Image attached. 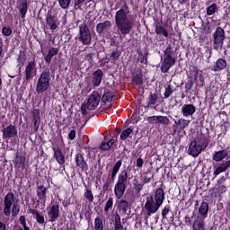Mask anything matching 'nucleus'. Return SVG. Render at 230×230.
<instances>
[{"label": "nucleus", "instance_id": "f257e3e1", "mask_svg": "<svg viewBox=\"0 0 230 230\" xmlns=\"http://www.w3.org/2000/svg\"><path fill=\"white\" fill-rule=\"evenodd\" d=\"M130 9L125 4L115 14V24L118 35H128L134 29V20L130 19Z\"/></svg>", "mask_w": 230, "mask_h": 230}, {"label": "nucleus", "instance_id": "f03ea898", "mask_svg": "<svg viewBox=\"0 0 230 230\" xmlns=\"http://www.w3.org/2000/svg\"><path fill=\"white\" fill-rule=\"evenodd\" d=\"M164 202V190L163 188H158L154 196L147 197L146 199L145 209L147 211V217H152V215L157 213Z\"/></svg>", "mask_w": 230, "mask_h": 230}, {"label": "nucleus", "instance_id": "7ed1b4c3", "mask_svg": "<svg viewBox=\"0 0 230 230\" xmlns=\"http://www.w3.org/2000/svg\"><path fill=\"white\" fill-rule=\"evenodd\" d=\"M208 139L206 137H198L190 142L189 145L188 154L192 155V157H199L202 154L203 150L208 148Z\"/></svg>", "mask_w": 230, "mask_h": 230}, {"label": "nucleus", "instance_id": "20e7f679", "mask_svg": "<svg viewBox=\"0 0 230 230\" xmlns=\"http://www.w3.org/2000/svg\"><path fill=\"white\" fill-rule=\"evenodd\" d=\"M14 196L13 193H7L4 200V215L5 217H17L21 211V208L17 204H13Z\"/></svg>", "mask_w": 230, "mask_h": 230}, {"label": "nucleus", "instance_id": "39448f33", "mask_svg": "<svg viewBox=\"0 0 230 230\" xmlns=\"http://www.w3.org/2000/svg\"><path fill=\"white\" fill-rule=\"evenodd\" d=\"M49 82H51V75L49 74V70H44L38 78L36 84V93H38V94H42V93H46V91L49 89Z\"/></svg>", "mask_w": 230, "mask_h": 230}, {"label": "nucleus", "instance_id": "423d86ee", "mask_svg": "<svg viewBox=\"0 0 230 230\" xmlns=\"http://www.w3.org/2000/svg\"><path fill=\"white\" fill-rule=\"evenodd\" d=\"M100 100L102 96L98 92H93L88 98L87 102H84L81 106L82 114H87V111H94L100 105Z\"/></svg>", "mask_w": 230, "mask_h": 230}, {"label": "nucleus", "instance_id": "0eeeda50", "mask_svg": "<svg viewBox=\"0 0 230 230\" xmlns=\"http://www.w3.org/2000/svg\"><path fill=\"white\" fill-rule=\"evenodd\" d=\"M93 37L91 36V30L87 27V24L83 23L79 26V38L78 40L83 46H91V40Z\"/></svg>", "mask_w": 230, "mask_h": 230}, {"label": "nucleus", "instance_id": "6e6552de", "mask_svg": "<svg viewBox=\"0 0 230 230\" xmlns=\"http://www.w3.org/2000/svg\"><path fill=\"white\" fill-rule=\"evenodd\" d=\"M213 48L216 51H220L224 48V40H226V32L221 27H217L213 34Z\"/></svg>", "mask_w": 230, "mask_h": 230}, {"label": "nucleus", "instance_id": "1a4fd4ad", "mask_svg": "<svg viewBox=\"0 0 230 230\" xmlns=\"http://www.w3.org/2000/svg\"><path fill=\"white\" fill-rule=\"evenodd\" d=\"M190 123H191V120H188L185 119L174 120V123L172 125L173 134H180V132H182L184 128H188V127H190Z\"/></svg>", "mask_w": 230, "mask_h": 230}, {"label": "nucleus", "instance_id": "9d476101", "mask_svg": "<svg viewBox=\"0 0 230 230\" xmlns=\"http://www.w3.org/2000/svg\"><path fill=\"white\" fill-rule=\"evenodd\" d=\"M36 74H37V65L35 64V61L29 62L25 66V70L23 72L25 80L27 81L31 80Z\"/></svg>", "mask_w": 230, "mask_h": 230}, {"label": "nucleus", "instance_id": "9b49d317", "mask_svg": "<svg viewBox=\"0 0 230 230\" xmlns=\"http://www.w3.org/2000/svg\"><path fill=\"white\" fill-rule=\"evenodd\" d=\"M3 138L4 139H12L17 136V128L13 125L7 126L3 130Z\"/></svg>", "mask_w": 230, "mask_h": 230}, {"label": "nucleus", "instance_id": "f8f14e48", "mask_svg": "<svg viewBox=\"0 0 230 230\" xmlns=\"http://www.w3.org/2000/svg\"><path fill=\"white\" fill-rule=\"evenodd\" d=\"M173 66H175V59L173 58H164L161 64L162 73H168Z\"/></svg>", "mask_w": 230, "mask_h": 230}, {"label": "nucleus", "instance_id": "ddd939ff", "mask_svg": "<svg viewBox=\"0 0 230 230\" xmlns=\"http://www.w3.org/2000/svg\"><path fill=\"white\" fill-rule=\"evenodd\" d=\"M75 164L82 172H87L89 170V165H87L85 158H84V155L82 154L75 155Z\"/></svg>", "mask_w": 230, "mask_h": 230}, {"label": "nucleus", "instance_id": "4468645a", "mask_svg": "<svg viewBox=\"0 0 230 230\" xmlns=\"http://www.w3.org/2000/svg\"><path fill=\"white\" fill-rule=\"evenodd\" d=\"M197 112V108L193 104H184L181 107V114L183 118H190V116H193Z\"/></svg>", "mask_w": 230, "mask_h": 230}, {"label": "nucleus", "instance_id": "2eb2a0df", "mask_svg": "<svg viewBox=\"0 0 230 230\" xmlns=\"http://www.w3.org/2000/svg\"><path fill=\"white\" fill-rule=\"evenodd\" d=\"M52 150L54 152V158L56 159L58 164H65L66 156L62 154V150L58 146H52Z\"/></svg>", "mask_w": 230, "mask_h": 230}, {"label": "nucleus", "instance_id": "dca6fc26", "mask_svg": "<svg viewBox=\"0 0 230 230\" xmlns=\"http://www.w3.org/2000/svg\"><path fill=\"white\" fill-rule=\"evenodd\" d=\"M125 190H127V184L119 183L117 181L114 187V193L117 199H122L125 195Z\"/></svg>", "mask_w": 230, "mask_h": 230}, {"label": "nucleus", "instance_id": "f3484780", "mask_svg": "<svg viewBox=\"0 0 230 230\" xmlns=\"http://www.w3.org/2000/svg\"><path fill=\"white\" fill-rule=\"evenodd\" d=\"M58 213H59V207L58 205L52 206L48 212V217L49 219V222H56L57 218H58Z\"/></svg>", "mask_w": 230, "mask_h": 230}, {"label": "nucleus", "instance_id": "a211bd4d", "mask_svg": "<svg viewBox=\"0 0 230 230\" xmlns=\"http://www.w3.org/2000/svg\"><path fill=\"white\" fill-rule=\"evenodd\" d=\"M102 78H103V72L101 69L96 70L93 75V85L99 87L102 84Z\"/></svg>", "mask_w": 230, "mask_h": 230}, {"label": "nucleus", "instance_id": "6ab92c4d", "mask_svg": "<svg viewBox=\"0 0 230 230\" xmlns=\"http://www.w3.org/2000/svg\"><path fill=\"white\" fill-rule=\"evenodd\" d=\"M229 167H230V160L218 164L216 170L214 171L215 177L220 175V173H223V172H226V170H228Z\"/></svg>", "mask_w": 230, "mask_h": 230}, {"label": "nucleus", "instance_id": "aec40b11", "mask_svg": "<svg viewBox=\"0 0 230 230\" xmlns=\"http://www.w3.org/2000/svg\"><path fill=\"white\" fill-rule=\"evenodd\" d=\"M112 26L111 21H105L104 22H100L96 25V31L99 35H102L105 30H109Z\"/></svg>", "mask_w": 230, "mask_h": 230}, {"label": "nucleus", "instance_id": "412c9836", "mask_svg": "<svg viewBox=\"0 0 230 230\" xmlns=\"http://www.w3.org/2000/svg\"><path fill=\"white\" fill-rule=\"evenodd\" d=\"M226 67H227V61H226L224 58H218L212 70L218 72L223 71V69H226Z\"/></svg>", "mask_w": 230, "mask_h": 230}, {"label": "nucleus", "instance_id": "4be33fe9", "mask_svg": "<svg viewBox=\"0 0 230 230\" xmlns=\"http://www.w3.org/2000/svg\"><path fill=\"white\" fill-rule=\"evenodd\" d=\"M57 55H58V49L51 48L44 58L45 62H47V64H50L53 58Z\"/></svg>", "mask_w": 230, "mask_h": 230}, {"label": "nucleus", "instance_id": "5701e85b", "mask_svg": "<svg viewBox=\"0 0 230 230\" xmlns=\"http://www.w3.org/2000/svg\"><path fill=\"white\" fill-rule=\"evenodd\" d=\"M58 21V20H57V18H55L51 14H49V13L47 14L46 22H47V25L50 27V30H57V28H58V25H57Z\"/></svg>", "mask_w": 230, "mask_h": 230}, {"label": "nucleus", "instance_id": "b1692460", "mask_svg": "<svg viewBox=\"0 0 230 230\" xmlns=\"http://www.w3.org/2000/svg\"><path fill=\"white\" fill-rule=\"evenodd\" d=\"M36 191L40 200H43V202H46V191H48V189L44 185H40L38 186Z\"/></svg>", "mask_w": 230, "mask_h": 230}, {"label": "nucleus", "instance_id": "393cba45", "mask_svg": "<svg viewBox=\"0 0 230 230\" xmlns=\"http://www.w3.org/2000/svg\"><path fill=\"white\" fill-rule=\"evenodd\" d=\"M29 213H31V215H35L38 224H41V225L46 224V219H44V216L40 215V213H39L38 210L30 208Z\"/></svg>", "mask_w": 230, "mask_h": 230}, {"label": "nucleus", "instance_id": "a878e982", "mask_svg": "<svg viewBox=\"0 0 230 230\" xmlns=\"http://www.w3.org/2000/svg\"><path fill=\"white\" fill-rule=\"evenodd\" d=\"M227 154L228 153L226 150L217 151L214 154L213 160L217 162L223 161V159L227 157Z\"/></svg>", "mask_w": 230, "mask_h": 230}, {"label": "nucleus", "instance_id": "bb28decb", "mask_svg": "<svg viewBox=\"0 0 230 230\" xmlns=\"http://www.w3.org/2000/svg\"><path fill=\"white\" fill-rule=\"evenodd\" d=\"M208 211H209V205H208L206 202H203L199 208V213L203 217L201 218L205 219L208 217Z\"/></svg>", "mask_w": 230, "mask_h": 230}, {"label": "nucleus", "instance_id": "cd10ccee", "mask_svg": "<svg viewBox=\"0 0 230 230\" xmlns=\"http://www.w3.org/2000/svg\"><path fill=\"white\" fill-rule=\"evenodd\" d=\"M127 179H128V173L126 170H123L119 173L117 182L120 184H127Z\"/></svg>", "mask_w": 230, "mask_h": 230}, {"label": "nucleus", "instance_id": "c85d7f7f", "mask_svg": "<svg viewBox=\"0 0 230 230\" xmlns=\"http://www.w3.org/2000/svg\"><path fill=\"white\" fill-rule=\"evenodd\" d=\"M116 143V139L111 138L108 142H102L100 146L101 150H110V148Z\"/></svg>", "mask_w": 230, "mask_h": 230}, {"label": "nucleus", "instance_id": "c756f323", "mask_svg": "<svg viewBox=\"0 0 230 230\" xmlns=\"http://www.w3.org/2000/svg\"><path fill=\"white\" fill-rule=\"evenodd\" d=\"M121 160H119L116 162V164L113 166L112 172H111V180L114 181L116 178V175H118V172H119V169L121 168Z\"/></svg>", "mask_w": 230, "mask_h": 230}, {"label": "nucleus", "instance_id": "7c9ffc66", "mask_svg": "<svg viewBox=\"0 0 230 230\" xmlns=\"http://www.w3.org/2000/svg\"><path fill=\"white\" fill-rule=\"evenodd\" d=\"M114 229L115 230H123V225H121V217H119V214L115 215Z\"/></svg>", "mask_w": 230, "mask_h": 230}, {"label": "nucleus", "instance_id": "2f4dec72", "mask_svg": "<svg viewBox=\"0 0 230 230\" xmlns=\"http://www.w3.org/2000/svg\"><path fill=\"white\" fill-rule=\"evenodd\" d=\"M155 31L156 35H163L164 37H168V31L166 30V28L161 25H156Z\"/></svg>", "mask_w": 230, "mask_h": 230}, {"label": "nucleus", "instance_id": "473e14b6", "mask_svg": "<svg viewBox=\"0 0 230 230\" xmlns=\"http://www.w3.org/2000/svg\"><path fill=\"white\" fill-rule=\"evenodd\" d=\"M156 102H157V94L151 93L147 98V107L153 108V106L155 105Z\"/></svg>", "mask_w": 230, "mask_h": 230}, {"label": "nucleus", "instance_id": "72a5a7b5", "mask_svg": "<svg viewBox=\"0 0 230 230\" xmlns=\"http://www.w3.org/2000/svg\"><path fill=\"white\" fill-rule=\"evenodd\" d=\"M134 132V129L128 128L127 129L123 130L120 134V139L125 141L127 137H130V135Z\"/></svg>", "mask_w": 230, "mask_h": 230}, {"label": "nucleus", "instance_id": "f704fd0d", "mask_svg": "<svg viewBox=\"0 0 230 230\" xmlns=\"http://www.w3.org/2000/svg\"><path fill=\"white\" fill-rule=\"evenodd\" d=\"M114 98V93L111 92H106L102 97V101L104 103H107V102H111Z\"/></svg>", "mask_w": 230, "mask_h": 230}, {"label": "nucleus", "instance_id": "c9c22d12", "mask_svg": "<svg viewBox=\"0 0 230 230\" xmlns=\"http://www.w3.org/2000/svg\"><path fill=\"white\" fill-rule=\"evenodd\" d=\"M217 12H218V5L215 3L207 8V15H214Z\"/></svg>", "mask_w": 230, "mask_h": 230}, {"label": "nucleus", "instance_id": "e433bc0d", "mask_svg": "<svg viewBox=\"0 0 230 230\" xmlns=\"http://www.w3.org/2000/svg\"><path fill=\"white\" fill-rule=\"evenodd\" d=\"M94 229L103 230V219H102L100 217H96L94 220Z\"/></svg>", "mask_w": 230, "mask_h": 230}, {"label": "nucleus", "instance_id": "4c0bfd02", "mask_svg": "<svg viewBox=\"0 0 230 230\" xmlns=\"http://www.w3.org/2000/svg\"><path fill=\"white\" fill-rule=\"evenodd\" d=\"M27 12H28V4L26 2H23L21 4V8H20V13H21L22 19H24V17H26Z\"/></svg>", "mask_w": 230, "mask_h": 230}, {"label": "nucleus", "instance_id": "58836bf2", "mask_svg": "<svg viewBox=\"0 0 230 230\" xmlns=\"http://www.w3.org/2000/svg\"><path fill=\"white\" fill-rule=\"evenodd\" d=\"M84 197L89 202H93L94 200V196L93 195V190H91V189H85Z\"/></svg>", "mask_w": 230, "mask_h": 230}, {"label": "nucleus", "instance_id": "ea45409f", "mask_svg": "<svg viewBox=\"0 0 230 230\" xmlns=\"http://www.w3.org/2000/svg\"><path fill=\"white\" fill-rule=\"evenodd\" d=\"M112 206H114V199L112 198H109L104 207V212L109 213V209H112Z\"/></svg>", "mask_w": 230, "mask_h": 230}, {"label": "nucleus", "instance_id": "a19ab883", "mask_svg": "<svg viewBox=\"0 0 230 230\" xmlns=\"http://www.w3.org/2000/svg\"><path fill=\"white\" fill-rule=\"evenodd\" d=\"M58 3L63 10H66L69 8V5L71 4V0H58Z\"/></svg>", "mask_w": 230, "mask_h": 230}, {"label": "nucleus", "instance_id": "79ce46f5", "mask_svg": "<svg viewBox=\"0 0 230 230\" xmlns=\"http://www.w3.org/2000/svg\"><path fill=\"white\" fill-rule=\"evenodd\" d=\"M158 123H161V125H170V119L166 116L158 115Z\"/></svg>", "mask_w": 230, "mask_h": 230}, {"label": "nucleus", "instance_id": "37998d69", "mask_svg": "<svg viewBox=\"0 0 230 230\" xmlns=\"http://www.w3.org/2000/svg\"><path fill=\"white\" fill-rule=\"evenodd\" d=\"M119 208L122 211H127V209H128V202L125 199H121L120 201H119Z\"/></svg>", "mask_w": 230, "mask_h": 230}, {"label": "nucleus", "instance_id": "c03bdc74", "mask_svg": "<svg viewBox=\"0 0 230 230\" xmlns=\"http://www.w3.org/2000/svg\"><path fill=\"white\" fill-rule=\"evenodd\" d=\"M147 121L150 125H157V123H159V115L148 117Z\"/></svg>", "mask_w": 230, "mask_h": 230}, {"label": "nucleus", "instance_id": "a18cd8bd", "mask_svg": "<svg viewBox=\"0 0 230 230\" xmlns=\"http://www.w3.org/2000/svg\"><path fill=\"white\" fill-rule=\"evenodd\" d=\"M172 93H173V90L172 89V86L171 85L166 86L165 92L164 93V98H166V99L170 98V96H172Z\"/></svg>", "mask_w": 230, "mask_h": 230}, {"label": "nucleus", "instance_id": "49530a36", "mask_svg": "<svg viewBox=\"0 0 230 230\" xmlns=\"http://www.w3.org/2000/svg\"><path fill=\"white\" fill-rule=\"evenodd\" d=\"M2 33L4 35V37H10V35H12V28L3 27Z\"/></svg>", "mask_w": 230, "mask_h": 230}, {"label": "nucleus", "instance_id": "de8ad7c7", "mask_svg": "<svg viewBox=\"0 0 230 230\" xmlns=\"http://www.w3.org/2000/svg\"><path fill=\"white\" fill-rule=\"evenodd\" d=\"M164 55L165 58H173L172 57V47L171 46H168L166 48V49L164 51Z\"/></svg>", "mask_w": 230, "mask_h": 230}, {"label": "nucleus", "instance_id": "09e8293b", "mask_svg": "<svg viewBox=\"0 0 230 230\" xmlns=\"http://www.w3.org/2000/svg\"><path fill=\"white\" fill-rule=\"evenodd\" d=\"M119 57H121V52H119V50H115V51L111 52V58L114 61L118 60V58H119Z\"/></svg>", "mask_w": 230, "mask_h": 230}, {"label": "nucleus", "instance_id": "8fccbe9b", "mask_svg": "<svg viewBox=\"0 0 230 230\" xmlns=\"http://www.w3.org/2000/svg\"><path fill=\"white\" fill-rule=\"evenodd\" d=\"M34 132L39 131V127H40V119H33Z\"/></svg>", "mask_w": 230, "mask_h": 230}, {"label": "nucleus", "instance_id": "3c124183", "mask_svg": "<svg viewBox=\"0 0 230 230\" xmlns=\"http://www.w3.org/2000/svg\"><path fill=\"white\" fill-rule=\"evenodd\" d=\"M170 205H166L164 209L162 210V217L163 218H166V216L168 215V213H170Z\"/></svg>", "mask_w": 230, "mask_h": 230}, {"label": "nucleus", "instance_id": "603ef678", "mask_svg": "<svg viewBox=\"0 0 230 230\" xmlns=\"http://www.w3.org/2000/svg\"><path fill=\"white\" fill-rule=\"evenodd\" d=\"M152 179H154V174H152L151 176L146 175L144 177V180H143L142 183L150 184V182H152Z\"/></svg>", "mask_w": 230, "mask_h": 230}, {"label": "nucleus", "instance_id": "864d4df0", "mask_svg": "<svg viewBox=\"0 0 230 230\" xmlns=\"http://www.w3.org/2000/svg\"><path fill=\"white\" fill-rule=\"evenodd\" d=\"M33 119H40V111L38 109L32 111Z\"/></svg>", "mask_w": 230, "mask_h": 230}, {"label": "nucleus", "instance_id": "5fc2aeb1", "mask_svg": "<svg viewBox=\"0 0 230 230\" xmlns=\"http://www.w3.org/2000/svg\"><path fill=\"white\" fill-rule=\"evenodd\" d=\"M26 163V159L24 157H20V158H17L16 160V164L21 167V166H24Z\"/></svg>", "mask_w": 230, "mask_h": 230}, {"label": "nucleus", "instance_id": "6e6d98bb", "mask_svg": "<svg viewBox=\"0 0 230 230\" xmlns=\"http://www.w3.org/2000/svg\"><path fill=\"white\" fill-rule=\"evenodd\" d=\"M85 0H74L75 8H80L82 4L84 3Z\"/></svg>", "mask_w": 230, "mask_h": 230}, {"label": "nucleus", "instance_id": "4d7b16f0", "mask_svg": "<svg viewBox=\"0 0 230 230\" xmlns=\"http://www.w3.org/2000/svg\"><path fill=\"white\" fill-rule=\"evenodd\" d=\"M76 137V131L75 129H72L70 133L68 134V138L73 141Z\"/></svg>", "mask_w": 230, "mask_h": 230}, {"label": "nucleus", "instance_id": "13d9d810", "mask_svg": "<svg viewBox=\"0 0 230 230\" xmlns=\"http://www.w3.org/2000/svg\"><path fill=\"white\" fill-rule=\"evenodd\" d=\"M217 190L220 193H226V185H223V184H220L218 187H217Z\"/></svg>", "mask_w": 230, "mask_h": 230}, {"label": "nucleus", "instance_id": "bf43d9fd", "mask_svg": "<svg viewBox=\"0 0 230 230\" xmlns=\"http://www.w3.org/2000/svg\"><path fill=\"white\" fill-rule=\"evenodd\" d=\"M143 186H145V183H143V181L141 183H137L135 185V188L137 191H141V190H143Z\"/></svg>", "mask_w": 230, "mask_h": 230}, {"label": "nucleus", "instance_id": "052dcab7", "mask_svg": "<svg viewBox=\"0 0 230 230\" xmlns=\"http://www.w3.org/2000/svg\"><path fill=\"white\" fill-rule=\"evenodd\" d=\"M17 62H18L19 66H22L24 64V58H22V54L19 55Z\"/></svg>", "mask_w": 230, "mask_h": 230}, {"label": "nucleus", "instance_id": "680f3d73", "mask_svg": "<svg viewBox=\"0 0 230 230\" xmlns=\"http://www.w3.org/2000/svg\"><path fill=\"white\" fill-rule=\"evenodd\" d=\"M20 224L22 226V227L26 226V218L24 217V216H21L20 217Z\"/></svg>", "mask_w": 230, "mask_h": 230}, {"label": "nucleus", "instance_id": "e2e57ef3", "mask_svg": "<svg viewBox=\"0 0 230 230\" xmlns=\"http://www.w3.org/2000/svg\"><path fill=\"white\" fill-rule=\"evenodd\" d=\"M184 222L185 224H187V226H191V217H190L189 216H186L184 218Z\"/></svg>", "mask_w": 230, "mask_h": 230}, {"label": "nucleus", "instance_id": "0e129e2a", "mask_svg": "<svg viewBox=\"0 0 230 230\" xmlns=\"http://www.w3.org/2000/svg\"><path fill=\"white\" fill-rule=\"evenodd\" d=\"M84 58H85V60H87L88 62H91V60H93V54H91V53L84 54Z\"/></svg>", "mask_w": 230, "mask_h": 230}, {"label": "nucleus", "instance_id": "69168bd1", "mask_svg": "<svg viewBox=\"0 0 230 230\" xmlns=\"http://www.w3.org/2000/svg\"><path fill=\"white\" fill-rule=\"evenodd\" d=\"M143 158H137V166L138 167V168H141V166H143Z\"/></svg>", "mask_w": 230, "mask_h": 230}, {"label": "nucleus", "instance_id": "338daca9", "mask_svg": "<svg viewBox=\"0 0 230 230\" xmlns=\"http://www.w3.org/2000/svg\"><path fill=\"white\" fill-rule=\"evenodd\" d=\"M138 60L141 62V64L145 63V56L143 54H140Z\"/></svg>", "mask_w": 230, "mask_h": 230}, {"label": "nucleus", "instance_id": "774afa93", "mask_svg": "<svg viewBox=\"0 0 230 230\" xmlns=\"http://www.w3.org/2000/svg\"><path fill=\"white\" fill-rule=\"evenodd\" d=\"M0 230H6V225L3 222H0Z\"/></svg>", "mask_w": 230, "mask_h": 230}]
</instances>
